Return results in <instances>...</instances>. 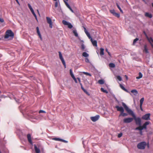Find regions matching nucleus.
I'll return each mask as SVG.
<instances>
[{
    "label": "nucleus",
    "instance_id": "nucleus-1",
    "mask_svg": "<svg viewBox=\"0 0 153 153\" xmlns=\"http://www.w3.org/2000/svg\"><path fill=\"white\" fill-rule=\"evenodd\" d=\"M122 105L126 110L127 112L129 115H131L134 118L135 123L136 125L139 126H140L141 125V120L140 117H136V116L134 113L127 106V105L123 102H122Z\"/></svg>",
    "mask_w": 153,
    "mask_h": 153
},
{
    "label": "nucleus",
    "instance_id": "nucleus-2",
    "mask_svg": "<svg viewBox=\"0 0 153 153\" xmlns=\"http://www.w3.org/2000/svg\"><path fill=\"white\" fill-rule=\"evenodd\" d=\"M14 33L10 30H7L6 32V34L4 36V38L7 39L9 37H11L12 38H13Z\"/></svg>",
    "mask_w": 153,
    "mask_h": 153
},
{
    "label": "nucleus",
    "instance_id": "nucleus-3",
    "mask_svg": "<svg viewBox=\"0 0 153 153\" xmlns=\"http://www.w3.org/2000/svg\"><path fill=\"white\" fill-rule=\"evenodd\" d=\"M146 145V143L145 142H142L139 143L137 145V147L138 149H145Z\"/></svg>",
    "mask_w": 153,
    "mask_h": 153
},
{
    "label": "nucleus",
    "instance_id": "nucleus-4",
    "mask_svg": "<svg viewBox=\"0 0 153 153\" xmlns=\"http://www.w3.org/2000/svg\"><path fill=\"white\" fill-rule=\"evenodd\" d=\"M133 118L131 117H129L124 118L123 120L124 123H129L132 121Z\"/></svg>",
    "mask_w": 153,
    "mask_h": 153
},
{
    "label": "nucleus",
    "instance_id": "nucleus-5",
    "mask_svg": "<svg viewBox=\"0 0 153 153\" xmlns=\"http://www.w3.org/2000/svg\"><path fill=\"white\" fill-rule=\"evenodd\" d=\"M59 58L62 61V62L63 65L64 66L65 68H66V64L65 62V61L64 59L63 58L62 54L61 53L60 51L59 52Z\"/></svg>",
    "mask_w": 153,
    "mask_h": 153
},
{
    "label": "nucleus",
    "instance_id": "nucleus-6",
    "mask_svg": "<svg viewBox=\"0 0 153 153\" xmlns=\"http://www.w3.org/2000/svg\"><path fill=\"white\" fill-rule=\"evenodd\" d=\"M150 113H148L145 114V115H143L142 117V118L143 120H150Z\"/></svg>",
    "mask_w": 153,
    "mask_h": 153
},
{
    "label": "nucleus",
    "instance_id": "nucleus-7",
    "mask_svg": "<svg viewBox=\"0 0 153 153\" xmlns=\"http://www.w3.org/2000/svg\"><path fill=\"white\" fill-rule=\"evenodd\" d=\"M100 118V116L98 115H96L94 117H91V119L93 122H95L97 120Z\"/></svg>",
    "mask_w": 153,
    "mask_h": 153
},
{
    "label": "nucleus",
    "instance_id": "nucleus-8",
    "mask_svg": "<svg viewBox=\"0 0 153 153\" xmlns=\"http://www.w3.org/2000/svg\"><path fill=\"white\" fill-rule=\"evenodd\" d=\"M46 19L48 23L49 24L50 27L52 28V23L51 19L50 18L48 17H46Z\"/></svg>",
    "mask_w": 153,
    "mask_h": 153
},
{
    "label": "nucleus",
    "instance_id": "nucleus-9",
    "mask_svg": "<svg viewBox=\"0 0 153 153\" xmlns=\"http://www.w3.org/2000/svg\"><path fill=\"white\" fill-rule=\"evenodd\" d=\"M115 108H117V111L120 112V113L124 112V109L122 106L120 107L117 105L116 106Z\"/></svg>",
    "mask_w": 153,
    "mask_h": 153
},
{
    "label": "nucleus",
    "instance_id": "nucleus-10",
    "mask_svg": "<svg viewBox=\"0 0 153 153\" xmlns=\"http://www.w3.org/2000/svg\"><path fill=\"white\" fill-rule=\"evenodd\" d=\"M27 137L28 142L30 144H33V143L32 142L31 140V136L30 134H28L27 135Z\"/></svg>",
    "mask_w": 153,
    "mask_h": 153
},
{
    "label": "nucleus",
    "instance_id": "nucleus-11",
    "mask_svg": "<svg viewBox=\"0 0 153 153\" xmlns=\"http://www.w3.org/2000/svg\"><path fill=\"white\" fill-rule=\"evenodd\" d=\"M149 123L150 122L149 121L146 122L142 126H141L143 129L144 128H146L147 126L149 124Z\"/></svg>",
    "mask_w": 153,
    "mask_h": 153
},
{
    "label": "nucleus",
    "instance_id": "nucleus-12",
    "mask_svg": "<svg viewBox=\"0 0 153 153\" xmlns=\"http://www.w3.org/2000/svg\"><path fill=\"white\" fill-rule=\"evenodd\" d=\"M64 2L65 3L66 6L73 13H74V12L73 11V10L71 8V7L69 5V4H68L67 2L66 1H64Z\"/></svg>",
    "mask_w": 153,
    "mask_h": 153
},
{
    "label": "nucleus",
    "instance_id": "nucleus-13",
    "mask_svg": "<svg viewBox=\"0 0 153 153\" xmlns=\"http://www.w3.org/2000/svg\"><path fill=\"white\" fill-rule=\"evenodd\" d=\"M91 41L94 46H97V41L95 40H93L92 38H91Z\"/></svg>",
    "mask_w": 153,
    "mask_h": 153
},
{
    "label": "nucleus",
    "instance_id": "nucleus-14",
    "mask_svg": "<svg viewBox=\"0 0 153 153\" xmlns=\"http://www.w3.org/2000/svg\"><path fill=\"white\" fill-rule=\"evenodd\" d=\"M36 30H37V33L39 36L40 38V39L42 40V38L41 35V34H40V32L39 28L38 27H37L36 28Z\"/></svg>",
    "mask_w": 153,
    "mask_h": 153
},
{
    "label": "nucleus",
    "instance_id": "nucleus-15",
    "mask_svg": "<svg viewBox=\"0 0 153 153\" xmlns=\"http://www.w3.org/2000/svg\"><path fill=\"white\" fill-rule=\"evenodd\" d=\"M36 30H37V33L39 36L40 38V39L42 40V38L41 35V34H40V32L39 28L38 27H37L36 28Z\"/></svg>",
    "mask_w": 153,
    "mask_h": 153
},
{
    "label": "nucleus",
    "instance_id": "nucleus-16",
    "mask_svg": "<svg viewBox=\"0 0 153 153\" xmlns=\"http://www.w3.org/2000/svg\"><path fill=\"white\" fill-rule=\"evenodd\" d=\"M34 149L36 153H40V150L39 148H38L36 145H34Z\"/></svg>",
    "mask_w": 153,
    "mask_h": 153
},
{
    "label": "nucleus",
    "instance_id": "nucleus-17",
    "mask_svg": "<svg viewBox=\"0 0 153 153\" xmlns=\"http://www.w3.org/2000/svg\"><path fill=\"white\" fill-rule=\"evenodd\" d=\"M145 15L146 16L149 17L150 18H151L152 17V15L151 14L149 13L148 12H146L145 13Z\"/></svg>",
    "mask_w": 153,
    "mask_h": 153
},
{
    "label": "nucleus",
    "instance_id": "nucleus-18",
    "mask_svg": "<svg viewBox=\"0 0 153 153\" xmlns=\"http://www.w3.org/2000/svg\"><path fill=\"white\" fill-rule=\"evenodd\" d=\"M131 92L132 93H133L134 94V95H136L138 94V92H137V91L136 89H134V90H132L131 91Z\"/></svg>",
    "mask_w": 153,
    "mask_h": 153
},
{
    "label": "nucleus",
    "instance_id": "nucleus-19",
    "mask_svg": "<svg viewBox=\"0 0 153 153\" xmlns=\"http://www.w3.org/2000/svg\"><path fill=\"white\" fill-rule=\"evenodd\" d=\"M120 87L124 91H125L126 92H128V90L125 88L123 86V85H122L120 84Z\"/></svg>",
    "mask_w": 153,
    "mask_h": 153
},
{
    "label": "nucleus",
    "instance_id": "nucleus-20",
    "mask_svg": "<svg viewBox=\"0 0 153 153\" xmlns=\"http://www.w3.org/2000/svg\"><path fill=\"white\" fill-rule=\"evenodd\" d=\"M100 54L101 56H102L104 54V49L102 48H101L100 49Z\"/></svg>",
    "mask_w": 153,
    "mask_h": 153
},
{
    "label": "nucleus",
    "instance_id": "nucleus-21",
    "mask_svg": "<svg viewBox=\"0 0 153 153\" xmlns=\"http://www.w3.org/2000/svg\"><path fill=\"white\" fill-rule=\"evenodd\" d=\"M142 77H143V74L140 72L139 73V76H137L136 77V78L137 79H140L141 78H142Z\"/></svg>",
    "mask_w": 153,
    "mask_h": 153
},
{
    "label": "nucleus",
    "instance_id": "nucleus-22",
    "mask_svg": "<svg viewBox=\"0 0 153 153\" xmlns=\"http://www.w3.org/2000/svg\"><path fill=\"white\" fill-rule=\"evenodd\" d=\"M144 51L146 53H149L147 46L146 45H145L144 46Z\"/></svg>",
    "mask_w": 153,
    "mask_h": 153
},
{
    "label": "nucleus",
    "instance_id": "nucleus-23",
    "mask_svg": "<svg viewBox=\"0 0 153 153\" xmlns=\"http://www.w3.org/2000/svg\"><path fill=\"white\" fill-rule=\"evenodd\" d=\"M82 56L84 57H87L88 56L89 54L86 52H84L82 54Z\"/></svg>",
    "mask_w": 153,
    "mask_h": 153
},
{
    "label": "nucleus",
    "instance_id": "nucleus-24",
    "mask_svg": "<svg viewBox=\"0 0 153 153\" xmlns=\"http://www.w3.org/2000/svg\"><path fill=\"white\" fill-rule=\"evenodd\" d=\"M128 115V114L124 113V112L120 113L119 115V116H122L123 117H125Z\"/></svg>",
    "mask_w": 153,
    "mask_h": 153
},
{
    "label": "nucleus",
    "instance_id": "nucleus-25",
    "mask_svg": "<svg viewBox=\"0 0 153 153\" xmlns=\"http://www.w3.org/2000/svg\"><path fill=\"white\" fill-rule=\"evenodd\" d=\"M139 126V127H137L135 128V130H139L140 131H141L143 130V128H142L141 125Z\"/></svg>",
    "mask_w": 153,
    "mask_h": 153
},
{
    "label": "nucleus",
    "instance_id": "nucleus-26",
    "mask_svg": "<svg viewBox=\"0 0 153 153\" xmlns=\"http://www.w3.org/2000/svg\"><path fill=\"white\" fill-rule=\"evenodd\" d=\"M109 66L111 68H114L115 67V65L113 63H111L109 64Z\"/></svg>",
    "mask_w": 153,
    "mask_h": 153
},
{
    "label": "nucleus",
    "instance_id": "nucleus-27",
    "mask_svg": "<svg viewBox=\"0 0 153 153\" xmlns=\"http://www.w3.org/2000/svg\"><path fill=\"white\" fill-rule=\"evenodd\" d=\"M116 5H117V7L118 8V9L120 10V12L121 13H123V10L121 9V8H120V6H119V4H118V3H116Z\"/></svg>",
    "mask_w": 153,
    "mask_h": 153
},
{
    "label": "nucleus",
    "instance_id": "nucleus-28",
    "mask_svg": "<svg viewBox=\"0 0 153 153\" xmlns=\"http://www.w3.org/2000/svg\"><path fill=\"white\" fill-rule=\"evenodd\" d=\"M62 23L64 25H68V24L69 23V22H68L67 21L65 20H62Z\"/></svg>",
    "mask_w": 153,
    "mask_h": 153
},
{
    "label": "nucleus",
    "instance_id": "nucleus-29",
    "mask_svg": "<svg viewBox=\"0 0 153 153\" xmlns=\"http://www.w3.org/2000/svg\"><path fill=\"white\" fill-rule=\"evenodd\" d=\"M73 33H74V35L76 36V37L78 36V34L77 33V31L76 30H73Z\"/></svg>",
    "mask_w": 153,
    "mask_h": 153
},
{
    "label": "nucleus",
    "instance_id": "nucleus-30",
    "mask_svg": "<svg viewBox=\"0 0 153 153\" xmlns=\"http://www.w3.org/2000/svg\"><path fill=\"white\" fill-rule=\"evenodd\" d=\"M98 82L100 84L102 85L104 83V80L102 79H100L98 80Z\"/></svg>",
    "mask_w": 153,
    "mask_h": 153
},
{
    "label": "nucleus",
    "instance_id": "nucleus-31",
    "mask_svg": "<svg viewBox=\"0 0 153 153\" xmlns=\"http://www.w3.org/2000/svg\"><path fill=\"white\" fill-rule=\"evenodd\" d=\"M144 100V98L143 97L140 100V105H142L143 101Z\"/></svg>",
    "mask_w": 153,
    "mask_h": 153
},
{
    "label": "nucleus",
    "instance_id": "nucleus-32",
    "mask_svg": "<svg viewBox=\"0 0 153 153\" xmlns=\"http://www.w3.org/2000/svg\"><path fill=\"white\" fill-rule=\"evenodd\" d=\"M70 74L72 78L74 77L75 76L73 74V73L72 72V70L71 69H70Z\"/></svg>",
    "mask_w": 153,
    "mask_h": 153
},
{
    "label": "nucleus",
    "instance_id": "nucleus-33",
    "mask_svg": "<svg viewBox=\"0 0 153 153\" xmlns=\"http://www.w3.org/2000/svg\"><path fill=\"white\" fill-rule=\"evenodd\" d=\"M28 6L31 12L34 11L33 8H32L30 4H28Z\"/></svg>",
    "mask_w": 153,
    "mask_h": 153
},
{
    "label": "nucleus",
    "instance_id": "nucleus-34",
    "mask_svg": "<svg viewBox=\"0 0 153 153\" xmlns=\"http://www.w3.org/2000/svg\"><path fill=\"white\" fill-rule=\"evenodd\" d=\"M101 91H102V92H103L104 93H108V91L106 90H105L102 88H101Z\"/></svg>",
    "mask_w": 153,
    "mask_h": 153
},
{
    "label": "nucleus",
    "instance_id": "nucleus-35",
    "mask_svg": "<svg viewBox=\"0 0 153 153\" xmlns=\"http://www.w3.org/2000/svg\"><path fill=\"white\" fill-rule=\"evenodd\" d=\"M67 26H68V27L70 29L72 28L73 27V25H72V24L69 22L68 24V25H67Z\"/></svg>",
    "mask_w": 153,
    "mask_h": 153
},
{
    "label": "nucleus",
    "instance_id": "nucleus-36",
    "mask_svg": "<svg viewBox=\"0 0 153 153\" xmlns=\"http://www.w3.org/2000/svg\"><path fill=\"white\" fill-rule=\"evenodd\" d=\"M139 40V39L138 38H136L135 39L133 42V45H134L137 41H138Z\"/></svg>",
    "mask_w": 153,
    "mask_h": 153
},
{
    "label": "nucleus",
    "instance_id": "nucleus-37",
    "mask_svg": "<svg viewBox=\"0 0 153 153\" xmlns=\"http://www.w3.org/2000/svg\"><path fill=\"white\" fill-rule=\"evenodd\" d=\"M148 40L149 42L152 44V43H153V39H152V37H150L148 39Z\"/></svg>",
    "mask_w": 153,
    "mask_h": 153
},
{
    "label": "nucleus",
    "instance_id": "nucleus-38",
    "mask_svg": "<svg viewBox=\"0 0 153 153\" xmlns=\"http://www.w3.org/2000/svg\"><path fill=\"white\" fill-rule=\"evenodd\" d=\"M114 16L117 17V18H119L120 17V14L117 13H115Z\"/></svg>",
    "mask_w": 153,
    "mask_h": 153
},
{
    "label": "nucleus",
    "instance_id": "nucleus-39",
    "mask_svg": "<svg viewBox=\"0 0 153 153\" xmlns=\"http://www.w3.org/2000/svg\"><path fill=\"white\" fill-rule=\"evenodd\" d=\"M83 74H85V75H88V76H91V75L88 73V72H83Z\"/></svg>",
    "mask_w": 153,
    "mask_h": 153
},
{
    "label": "nucleus",
    "instance_id": "nucleus-40",
    "mask_svg": "<svg viewBox=\"0 0 153 153\" xmlns=\"http://www.w3.org/2000/svg\"><path fill=\"white\" fill-rule=\"evenodd\" d=\"M60 141H61V142H63L65 143H68V141H67L64 140L62 139H60Z\"/></svg>",
    "mask_w": 153,
    "mask_h": 153
},
{
    "label": "nucleus",
    "instance_id": "nucleus-41",
    "mask_svg": "<svg viewBox=\"0 0 153 153\" xmlns=\"http://www.w3.org/2000/svg\"><path fill=\"white\" fill-rule=\"evenodd\" d=\"M110 12L113 14V15H114L115 13H116L115 12V11L114 10H110Z\"/></svg>",
    "mask_w": 153,
    "mask_h": 153
},
{
    "label": "nucleus",
    "instance_id": "nucleus-42",
    "mask_svg": "<svg viewBox=\"0 0 153 153\" xmlns=\"http://www.w3.org/2000/svg\"><path fill=\"white\" fill-rule=\"evenodd\" d=\"M117 78L120 81H121L122 80V79L121 77L120 76H117Z\"/></svg>",
    "mask_w": 153,
    "mask_h": 153
},
{
    "label": "nucleus",
    "instance_id": "nucleus-43",
    "mask_svg": "<svg viewBox=\"0 0 153 153\" xmlns=\"http://www.w3.org/2000/svg\"><path fill=\"white\" fill-rule=\"evenodd\" d=\"M60 138H53V140H56V141H60Z\"/></svg>",
    "mask_w": 153,
    "mask_h": 153
},
{
    "label": "nucleus",
    "instance_id": "nucleus-44",
    "mask_svg": "<svg viewBox=\"0 0 153 153\" xmlns=\"http://www.w3.org/2000/svg\"><path fill=\"white\" fill-rule=\"evenodd\" d=\"M123 135V133L122 132L120 133L118 135V138H120Z\"/></svg>",
    "mask_w": 153,
    "mask_h": 153
},
{
    "label": "nucleus",
    "instance_id": "nucleus-45",
    "mask_svg": "<svg viewBox=\"0 0 153 153\" xmlns=\"http://www.w3.org/2000/svg\"><path fill=\"white\" fill-rule=\"evenodd\" d=\"M86 35L89 39H91V38H92L91 37V36L90 34L89 33H88L87 34H86Z\"/></svg>",
    "mask_w": 153,
    "mask_h": 153
},
{
    "label": "nucleus",
    "instance_id": "nucleus-46",
    "mask_svg": "<svg viewBox=\"0 0 153 153\" xmlns=\"http://www.w3.org/2000/svg\"><path fill=\"white\" fill-rule=\"evenodd\" d=\"M81 49L82 50H84L85 49V47L84 44H82L81 45Z\"/></svg>",
    "mask_w": 153,
    "mask_h": 153
},
{
    "label": "nucleus",
    "instance_id": "nucleus-47",
    "mask_svg": "<svg viewBox=\"0 0 153 153\" xmlns=\"http://www.w3.org/2000/svg\"><path fill=\"white\" fill-rule=\"evenodd\" d=\"M58 1H56V2L55 3V6L56 7H58Z\"/></svg>",
    "mask_w": 153,
    "mask_h": 153
},
{
    "label": "nucleus",
    "instance_id": "nucleus-48",
    "mask_svg": "<svg viewBox=\"0 0 153 153\" xmlns=\"http://www.w3.org/2000/svg\"><path fill=\"white\" fill-rule=\"evenodd\" d=\"M84 92L87 95H89L90 94L86 90H84Z\"/></svg>",
    "mask_w": 153,
    "mask_h": 153
},
{
    "label": "nucleus",
    "instance_id": "nucleus-49",
    "mask_svg": "<svg viewBox=\"0 0 153 153\" xmlns=\"http://www.w3.org/2000/svg\"><path fill=\"white\" fill-rule=\"evenodd\" d=\"M85 61L86 62H87V63L89 62V60L88 58H85Z\"/></svg>",
    "mask_w": 153,
    "mask_h": 153
},
{
    "label": "nucleus",
    "instance_id": "nucleus-50",
    "mask_svg": "<svg viewBox=\"0 0 153 153\" xmlns=\"http://www.w3.org/2000/svg\"><path fill=\"white\" fill-rule=\"evenodd\" d=\"M39 113H46V112L42 110H40L39 111Z\"/></svg>",
    "mask_w": 153,
    "mask_h": 153
},
{
    "label": "nucleus",
    "instance_id": "nucleus-51",
    "mask_svg": "<svg viewBox=\"0 0 153 153\" xmlns=\"http://www.w3.org/2000/svg\"><path fill=\"white\" fill-rule=\"evenodd\" d=\"M72 78L74 79V81H75V82L76 83H77V81L76 80V79L75 77L74 76V77H73Z\"/></svg>",
    "mask_w": 153,
    "mask_h": 153
},
{
    "label": "nucleus",
    "instance_id": "nucleus-52",
    "mask_svg": "<svg viewBox=\"0 0 153 153\" xmlns=\"http://www.w3.org/2000/svg\"><path fill=\"white\" fill-rule=\"evenodd\" d=\"M0 22H4V21L3 19L0 18Z\"/></svg>",
    "mask_w": 153,
    "mask_h": 153
},
{
    "label": "nucleus",
    "instance_id": "nucleus-53",
    "mask_svg": "<svg viewBox=\"0 0 153 153\" xmlns=\"http://www.w3.org/2000/svg\"><path fill=\"white\" fill-rule=\"evenodd\" d=\"M142 105H140V110L142 111H143V109L142 108Z\"/></svg>",
    "mask_w": 153,
    "mask_h": 153
},
{
    "label": "nucleus",
    "instance_id": "nucleus-54",
    "mask_svg": "<svg viewBox=\"0 0 153 153\" xmlns=\"http://www.w3.org/2000/svg\"><path fill=\"white\" fill-rule=\"evenodd\" d=\"M108 55H109V56L110 57H111V53H110V52H108Z\"/></svg>",
    "mask_w": 153,
    "mask_h": 153
},
{
    "label": "nucleus",
    "instance_id": "nucleus-55",
    "mask_svg": "<svg viewBox=\"0 0 153 153\" xmlns=\"http://www.w3.org/2000/svg\"><path fill=\"white\" fill-rule=\"evenodd\" d=\"M83 28H84V31L85 32L86 31H87V30L86 29V28L84 27H83Z\"/></svg>",
    "mask_w": 153,
    "mask_h": 153
},
{
    "label": "nucleus",
    "instance_id": "nucleus-56",
    "mask_svg": "<svg viewBox=\"0 0 153 153\" xmlns=\"http://www.w3.org/2000/svg\"><path fill=\"white\" fill-rule=\"evenodd\" d=\"M32 12V13L33 14V16H34L35 15H36V14L34 13V11H33L32 12Z\"/></svg>",
    "mask_w": 153,
    "mask_h": 153
},
{
    "label": "nucleus",
    "instance_id": "nucleus-57",
    "mask_svg": "<svg viewBox=\"0 0 153 153\" xmlns=\"http://www.w3.org/2000/svg\"><path fill=\"white\" fill-rule=\"evenodd\" d=\"M77 79L78 80L79 82H80V79L79 78H77Z\"/></svg>",
    "mask_w": 153,
    "mask_h": 153
},
{
    "label": "nucleus",
    "instance_id": "nucleus-58",
    "mask_svg": "<svg viewBox=\"0 0 153 153\" xmlns=\"http://www.w3.org/2000/svg\"><path fill=\"white\" fill-rule=\"evenodd\" d=\"M80 85H81V88H82V89H83V88H84L83 87H82V84H81V83H80Z\"/></svg>",
    "mask_w": 153,
    "mask_h": 153
},
{
    "label": "nucleus",
    "instance_id": "nucleus-59",
    "mask_svg": "<svg viewBox=\"0 0 153 153\" xmlns=\"http://www.w3.org/2000/svg\"><path fill=\"white\" fill-rule=\"evenodd\" d=\"M16 1L17 3L19 4V1L18 0H15Z\"/></svg>",
    "mask_w": 153,
    "mask_h": 153
},
{
    "label": "nucleus",
    "instance_id": "nucleus-60",
    "mask_svg": "<svg viewBox=\"0 0 153 153\" xmlns=\"http://www.w3.org/2000/svg\"><path fill=\"white\" fill-rule=\"evenodd\" d=\"M16 1L17 3L19 4V1L18 0H15Z\"/></svg>",
    "mask_w": 153,
    "mask_h": 153
},
{
    "label": "nucleus",
    "instance_id": "nucleus-61",
    "mask_svg": "<svg viewBox=\"0 0 153 153\" xmlns=\"http://www.w3.org/2000/svg\"><path fill=\"white\" fill-rule=\"evenodd\" d=\"M105 51L106 52H107V53L108 52H109L108 51V49L107 48H106L105 49Z\"/></svg>",
    "mask_w": 153,
    "mask_h": 153
},
{
    "label": "nucleus",
    "instance_id": "nucleus-62",
    "mask_svg": "<svg viewBox=\"0 0 153 153\" xmlns=\"http://www.w3.org/2000/svg\"><path fill=\"white\" fill-rule=\"evenodd\" d=\"M140 135H142V132L141 131H140Z\"/></svg>",
    "mask_w": 153,
    "mask_h": 153
},
{
    "label": "nucleus",
    "instance_id": "nucleus-63",
    "mask_svg": "<svg viewBox=\"0 0 153 153\" xmlns=\"http://www.w3.org/2000/svg\"><path fill=\"white\" fill-rule=\"evenodd\" d=\"M85 33L86 34H87L88 33H89L88 32V31H86Z\"/></svg>",
    "mask_w": 153,
    "mask_h": 153
},
{
    "label": "nucleus",
    "instance_id": "nucleus-64",
    "mask_svg": "<svg viewBox=\"0 0 153 153\" xmlns=\"http://www.w3.org/2000/svg\"><path fill=\"white\" fill-rule=\"evenodd\" d=\"M16 101V102H17L18 103L19 102V100H15Z\"/></svg>",
    "mask_w": 153,
    "mask_h": 153
}]
</instances>
